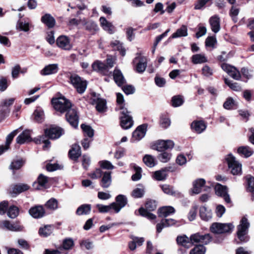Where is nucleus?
Returning <instances> with one entry per match:
<instances>
[{"label":"nucleus","instance_id":"393cba45","mask_svg":"<svg viewBox=\"0 0 254 254\" xmlns=\"http://www.w3.org/2000/svg\"><path fill=\"white\" fill-rule=\"evenodd\" d=\"M69 156L72 160H76L81 155V148L79 145L74 144L68 153Z\"/></svg>","mask_w":254,"mask_h":254},{"label":"nucleus","instance_id":"5701e85b","mask_svg":"<svg viewBox=\"0 0 254 254\" xmlns=\"http://www.w3.org/2000/svg\"><path fill=\"white\" fill-rule=\"evenodd\" d=\"M58 70V65L57 64H50L46 65L42 70H41V75L45 76L56 73Z\"/></svg>","mask_w":254,"mask_h":254},{"label":"nucleus","instance_id":"cd10ccee","mask_svg":"<svg viewBox=\"0 0 254 254\" xmlns=\"http://www.w3.org/2000/svg\"><path fill=\"white\" fill-rule=\"evenodd\" d=\"M101 26L105 30L108 32L110 34L114 33V27L112 24L108 21L107 19L104 17H101L99 19Z\"/></svg>","mask_w":254,"mask_h":254},{"label":"nucleus","instance_id":"9d476101","mask_svg":"<svg viewBox=\"0 0 254 254\" xmlns=\"http://www.w3.org/2000/svg\"><path fill=\"white\" fill-rule=\"evenodd\" d=\"M221 66L223 70L233 78L237 80L240 79L241 77V73L235 67L226 63L222 64Z\"/></svg>","mask_w":254,"mask_h":254},{"label":"nucleus","instance_id":"6e6552de","mask_svg":"<svg viewBox=\"0 0 254 254\" xmlns=\"http://www.w3.org/2000/svg\"><path fill=\"white\" fill-rule=\"evenodd\" d=\"M212 238L209 234L201 235L199 233L193 234L190 236L192 245L194 243H201L207 245L211 241Z\"/></svg>","mask_w":254,"mask_h":254},{"label":"nucleus","instance_id":"c03bdc74","mask_svg":"<svg viewBox=\"0 0 254 254\" xmlns=\"http://www.w3.org/2000/svg\"><path fill=\"white\" fill-rule=\"evenodd\" d=\"M25 160L21 159L13 161L10 166L9 169L13 171L20 169L24 164Z\"/></svg>","mask_w":254,"mask_h":254},{"label":"nucleus","instance_id":"69168bd1","mask_svg":"<svg viewBox=\"0 0 254 254\" xmlns=\"http://www.w3.org/2000/svg\"><path fill=\"white\" fill-rule=\"evenodd\" d=\"M171 157V154L167 152H164L161 153L159 156L158 159L162 162L166 163L170 160Z\"/></svg>","mask_w":254,"mask_h":254},{"label":"nucleus","instance_id":"a19ab883","mask_svg":"<svg viewBox=\"0 0 254 254\" xmlns=\"http://www.w3.org/2000/svg\"><path fill=\"white\" fill-rule=\"evenodd\" d=\"M85 29L92 34H94L99 30V28L94 22L89 21L85 23Z\"/></svg>","mask_w":254,"mask_h":254},{"label":"nucleus","instance_id":"20e7f679","mask_svg":"<svg viewBox=\"0 0 254 254\" xmlns=\"http://www.w3.org/2000/svg\"><path fill=\"white\" fill-rule=\"evenodd\" d=\"M156 208V204L155 201L149 200L145 204V208L141 207L139 209V214L143 217L150 220H154L156 218V216L149 211L154 210Z\"/></svg>","mask_w":254,"mask_h":254},{"label":"nucleus","instance_id":"dca6fc26","mask_svg":"<svg viewBox=\"0 0 254 254\" xmlns=\"http://www.w3.org/2000/svg\"><path fill=\"white\" fill-rule=\"evenodd\" d=\"M29 213L34 218H40L45 215V211L43 206L36 205L29 210Z\"/></svg>","mask_w":254,"mask_h":254},{"label":"nucleus","instance_id":"58836bf2","mask_svg":"<svg viewBox=\"0 0 254 254\" xmlns=\"http://www.w3.org/2000/svg\"><path fill=\"white\" fill-rule=\"evenodd\" d=\"M47 138V136L45 135H41L35 138L34 140L37 144L44 143L43 149L46 150L50 147V142Z\"/></svg>","mask_w":254,"mask_h":254},{"label":"nucleus","instance_id":"5fc2aeb1","mask_svg":"<svg viewBox=\"0 0 254 254\" xmlns=\"http://www.w3.org/2000/svg\"><path fill=\"white\" fill-rule=\"evenodd\" d=\"M96 207L101 213L109 212L112 209L114 210V206L112 203L109 205H104L103 204H98L96 205Z\"/></svg>","mask_w":254,"mask_h":254},{"label":"nucleus","instance_id":"e2e57ef3","mask_svg":"<svg viewBox=\"0 0 254 254\" xmlns=\"http://www.w3.org/2000/svg\"><path fill=\"white\" fill-rule=\"evenodd\" d=\"M100 167L104 169L112 170L114 168V166L109 161L103 160L99 162Z\"/></svg>","mask_w":254,"mask_h":254},{"label":"nucleus","instance_id":"a18cd8bd","mask_svg":"<svg viewBox=\"0 0 254 254\" xmlns=\"http://www.w3.org/2000/svg\"><path fill=\"white\" fill-rule=\"evenodd\" d=\"M246 179L247 190L249 192H253L254 191V177L249 175L246 177Z\"/></svg>","mask_w":254,"mask_h":254},{"label":"nucleus","instance_id":"9b49d317","mask_svg":"<svg viewBox=\"0 0 254 254\" xmlns=\"http://www.w3.org/2000/svg\"><path fill=\"white\" fill-rule=\"evenodd\" d=\"M215 190L216 194L223 197L226 202L228 203L231 202V199L229 195L228 194L227 188L226 186H222L220 184H217L215 186Z\"/></svg>","mask_w":254,"mask_h":254},{"label":"nucleus","instance_id":"aec40b11","mask_svg":"<svg viewBox=\"0 0 254 254\" xmlns=\"http://www.w3.org/2000/svg\"><path fill=\"white\" fill-rule=\"evenodd\" d=\"M209 24L211 26L212 31L216 33L220 29V18L217 15H214L211 17L209 20Z\"/></svg>","mask_w":254,"mask_h":254},{"label":"nucleus","instance_id":"1a4fd4ad","mask_svg":"<svg viewBox=\"0 0 254 254\" xmlns=\"http://www.w3.org/2000/svg\"><path fill=\"white\" fill-rule=\"evenodd\" d=\"M51 104L54 109L60 114L64 113V96L58 93L51 100Z\"/></svg>","mask_w":254,"mask_h":254},{"label":"nucleus","instance_id":"f704fd0d","mask_svg":"<svg viewBox=\"0 0 254 254\" xmlns=\"http://www.w3.org/2000/svg\"><path fill=\"white\" fill-rule=\"evenodd\" d=\"M188 35L187 27L183 25L180 28L178 29L176 32L174 33L172 36V38H177L181 37H186Z\"/></svg>","mask_w":254,"mask_h":254},{"label":"nucleus","instance_id":"a211bd4d","mask_svg":"<svg viewBox=\"0 0 254 254\" xmlns=\"http://www.w3.org/2000/svg\"><path fill=\"white\" fill-rule=\"evenodd\" d=\"M92 66L94 70L104 75H109L111 73L108 71L107 66H106V64L99 61L95 62L92 64Z\"/></svg>","mask_w":254,"mask_h":254},{"label":"nucleus","instance_id":"2eb2a0df","mask_svg":"<svg viewBox=\"0 0 254 254\" xmlns=\"http://www.w3.org/2000/svg\"><path fill=\"white\" fill-rule=\"evenodd\" d=\"M62 129L57 127H52L45 130V135L51 139L59 138L62 135Z\"/></svg>","mask_w":254,"mask_h":254},{"label":"nucleus","instance_id":"6ab92c4d","mask_svg":"<svg viewBox=\"0 0 254 254\" xmlns=\"http://www.w3.org/2000/svg\"><path fill=\"white\" fill-rule=\"evenodd\" d=\"M29 188L30 187L27 184H18L13 186L10 193L12 196H15L18 194L28 190Z\"/></svg>","mask_w":254,"mask_h":254},{"label":"nucleus","instance_id":"680f3d73","mask_svg":"<svg viewBox=\"0 0 254 254\" xmlns=\"http://www.w3.org/2000/svg\"><path fill=\"white\" fill-rule=\"evenodd\" d=\"M61 169V165L57 163L54 164L48 163L46 165V169L49 172H53Z\"/></svg>","mask_w":254,"mask_h":254},{"label":"nucleus","instance_id":"774afa93","mask_svg":"<svg viewBox=\"0 0 254 254\" xmlns=\"http://www.w3.org/2000/svg\"><path fill=\"white\" fill-rule=\"evenodd\" d=\"M48 179L47 177L43 175V174H40L38 178V182L39 185L41 187H45L48 181Z\"/></svg>","mask_w":254,"mask_h":254},{"label":"nucleus","instance_id":"603ef678","mask_svg":"<svg viewBox=\"0 0 254 254\" xmlns=\"http://www.w3.org/2000/svg\"><path fill=\"white\" fill-rule=\"evenodd\" d=\"M7 215L11 218H15L19 214V209L17 207L11 206L7 210Z\"/></svg>","mask_w":254,"mask_h":254},{"label":"nucleus","instance_id":"c756f323","mask_svg":"<svg viewBox=\"0 0 254 254\" xmlns=\"http://www.w3.org/2000/svg\"><path fill=\"white\" fill-rule=\"evenodd\" d=\"M133 125V121L130 116H122L121 117V126L125 129L130 128Z\"/></svg>","mask_w":254,"mask_h":254},{"label":"nucleus","instance_id":"7c9ffc66","mask_svg":"<svg viewBox=\"0 0 254 254\" xmlns=\"http://www.w3.org/2000/svg\"><path fill=\"white\" fill-rule=\"evenodd\" d=\"M112 182L111 173L105 172L103 174L100 183L101 186L103 188H108L110 187Z\"/></svg>","mask_w":254,"mask_h":254},{"label":"nucleus","instance_id":"412c9836","mask_svg":"<svg viewBox=\"0 0 254 254\" xmlns=\"http://www.w3.org/2000/svg\"><path fill=\"white\" fill-rule=\"evenodd\" d=\"M16 142L22 144L26 142H29L31 140V133L29 130H25L20 133L16 138Z\"/></svg>","mask_w":254,"mask_h":254},{"label":"nucleus","instance_id":"ea45409f","mask_svg":"<svg viewBox=\"0 0 254 254\" xmlns=\"http://www.w3.org/2000/svg\"><path fill=\"white\" fill-rule=\"evenodd\" d=\"M111 46L115 50H118L120 52L122 56L126 55V50L123 47L122 44L119 41L115 40L111 43Z\"/></svg>","mask_w":254,"mask_h":254},{"label":"nucleus","instance_id":"473e14b6","mask_svg":"<svg viewBox=\"0 0 254 254\" xmlns=\"http://www.w3.org/2000/svg\"><path fill=\"white\" fill-rule=\"evenodd\" d=\"M175 212V209L172 206H164L158 210L159 217H166Z\"/></svg>","mask_w":254,"mask_h":254},{"label":"nucleus","instance_id":"39448f33","mask_svg":"<svg viewBox=\"0 0 254 254\" xmlns=\"http://www.w3.org/2000/svg\"><path fill=\"white\" fill-rule=\"evenodd\" d=\"M69 82L79 94L83 93L87 88L86 81L82 80L77 75H71L69 77Z\"/></svg>","mask_w":254,"mask_h":254},{"label":"nucleus","instance_id":"f3484780","mask_svg":"<svg viewBox=\"0 0 254 254\" xmlns=\"http://www.w3.org/2000/svg\"><path fill=\"white\" fill-rule=\"evenodd\" d=\"M147 130V125L143 124L138 126L132 133V138L139 141L145 136Z\"/></svg>","mask_w":254,"mask_h":254},{"label":"nucleus","instance_id":"2f4dec72","mask_svg":"<svg viewBox=\"0 0 254 254\" xmlns=\"http://www.w3.org/2000/svg\"><path fill=\"white\" fill-rule=\"evenodd\" d=\"M191 127L195 132L200 133L206 128V125L202 121H194L191 123Z\"/></svg>","mask_w":254,"mask_h":254},{"label":"nucleus","instance_id":"6e6d98bb","mask_svg":"<svg viewBox=\"0 0 254 254\" xmlns=\"http://www.w3.org/2000/svg\"><path fill=\"white\" fill-rule=\"evenodd\" d=\"M45 207L50 210H55L58 208V201L55 198H51L46 202Z\"/></svg>","mask_w":254,"mask_h":254},{"label":"nucleus","instance_id":"c85d7f7f","mask_svg":"<svg viewBox=\"0 0 254 254\" xmlns=\"http://www.w3.org/2000/svg\"><path fill=\"white\" fill-rule=\"evenodd\" d=\"M205 181L203 179L195 180L193 183V188L191 191L193 194H198L200 192L201 188L204 186Z\"/></svg>","mask_w":254,"mask_h":254},{"label":"nucleus","instance_id":"13d9d810","mask_svg":"<svg viewBox=\"0 0 254 254\" xmlns=\"http://www.w3.org/2000/svg\"><path fill=\"white\" fill-rule=\"evenodd\" d=\"M239 8L237 6L234 5L232 6L230 10V15L235 22H236L238 21L237 16L239 14Z\"/></svg>","mask_w":254,"mask_h":254},{"label":"nucleus","instance_id":"4be33fe9","mask_svg":"<svg viewBox=\"0 0 254 254\" xmlns=\"http://www.w3.org/2000/svg\"><path fill=\"white\" fill-rule=\"evenodd\" d=\"M176 241L178 245L186 248H189L192 246L190 237L189 238L185 235L178 236Z\"/></svg>","mask_w":254,"mask_h":254},{"label":"nucleus","instance_id":"bb28decb","mask_svg":"<svg viewBox=\"0 0 254 254\" xmlns=\"http://www.w3.org/2000/svg\"><path fill=\"white\" fill-rule=\"evenodd\" d=\"M113 76L115 82L118 86H121L125 83V79L122 72L117 68L114 71Z\"/></svg>","mask_w":254,"mask_h":254},{"label":"nucleus","instance_id":"4468645a","mask_svg":"<svg viewBox=\"0 0 254 254\" xmlns=\"http://www.w3.org/2000/svg\"><path fill=\"white\" fill-rule=\"evenodd\" d=\"M174 146V143L171 140H158L154 145V148L158 151H163L164 150L172 149Z\"/></svg>","mask_w":254,"mask_h":254},{"label":"nucleus","instance_id":"79ce46f5","mask_svg":"<svg viewBox=\"0 0 254 254\" xmlns=\"http://www.w3.org/2000/svg\"><path fill=\"white\" fill-rule=\"evenodd\" d=\"M238 152L240 154L243 155L245 157H249L253 154L254 151L249 147L242 146L238 149Z\"/></svg>","mask_w":254,"mask_h":254},{"label":"nucleus","instance_id":"e433bc0d","mask_svg":"<svg viewBox=\"0 0 254 254\" xmlns=\"http://www.w3.org/2000/svg\"><path fill=\"white\" fill-rule=\"evenodd\" d=\"M91 209L90 204H82L77 208L76 213L78 215H87L90 212Z\"/></svg>","mask_w":254,"mask_h":254},{"label":"nucleus","instance_id":"f257e3e1","mask_svg":"<svg viewBox=\"0 0 254 254\" xmlns=\"http://www.w3.org/2000/svg\"><path fill=\"white\" fill-rule=\"evenodd\" d=\"M64 112H66V119L70 125L73 128H77L79 118L76 108L69 100L65 98H64Z\"/></svg>","mask_w":254,"mask_h":254},{"label":"nucleus","instance_id":"3c124183","mask_svg":"<svg viewBox=\"0 0 254 254\" xmlns=\"http://www.w3.org/2000/svg\"><path fill=\"white\" fill-rule=\"evenodd\" d=\"M81 128L82 129L85 135L89 137H92L94 135V130L90 126L85 124H82Z\"/></svg>","mask_w":254,"mask_h":254},{"label":"nucleus","instance_id":"0e129e2a","mask_svg":"<svg viewBox=\"0 0 254 254\" xmlns=\"http://www.w3.org/2000/svg\"><path fill=\"white\" fill-rule=\"evenodd\" d=\"M217 41L215 37L210 36L208 37L205 42V46L206 47L214 48Z\"/></svg>","mask_w":254,"mask_h":254},{"label":"nucleus","instance_id":"0eeeda50","mask_svg":"<svg viewBox=\"0 0 254 254\" xmlns=\"http://www.w3.org/2000/svg\"><path fill=\"white\" fill-rule=\"evenodd\" d=\"M91 103L95 106L96 110L99 112H104L107 110L106 101L100 98L99 95H97L95 93L92 94Z\"/></svg>","mask_w":254,"mask_h":254},{"label":"nucleus","instance_id":"b1692460","mask_svg":"<svg viewBox=\"0 0 254 254\" xmlns=\"http://www.w3.org/2000/svg\"><path fill=\"white\" fill-rule=\"evenodd\" d=\"M41 21L49 28H53L56 24L55 18L49 13L45 14L41 17Z\"/></svg>","mask_w":254,"mask_h":254},{"label":"nucleus","instance_id":"ddd939ff","mask_svg":"<svg viewBox=\"0 0 254 254\" xmlns=\"http://www.w3.org/2000/svg\"><path fill=\"white\" fill-rule=\"evenodd\" d=\"M116 202H113L112 204L114 206V210L115 212L118 213L127 204V200L126 196L120 194L116 197Z\"/></svg>","mask_w":254,"mask_h":254},{"label":"nucleus","instance_id":"8fccbe9b","mask_svg":"<svg viewBox=\"0 0 254 254\" xmlns=\"http://www.w3.org/2000/svg\"><path fill=\"white\" fill-rule=\"evenodd\" d=\"M35 120L41 123L44 119V113L43 110L41 108L36 109L34 113Z\"/></svg>","mask_w":254,"mask_h":254},{"label":"nucleus","instance_id":"423d86ee","mask_svg":"<svg viewBox=\"0 0 254 254\" xmlns=\"http://www.w3.org/2000/svg\"><path fill=\"white\" fill-rule=\"evenodd\" d=\"M250 224L247 219L244 217L240 221V224L238 226L237 236L241 242H246L248 240L246 235L247 233L248 229Z\"/></svg>","mask_w":254,"mask_h":254},{"label":"nucleus","instance_id":"052dcab7","mask_svg":"<svg viewBox=\"0 0 254 254\" xmlns=\"http://www.w3.org/2000/svg\"><path fill=\"white\" fill-rule=\"evenodd\" d=\"M161 188L163 192L167 194L171 195H176V191L173 190L172 187L168 185H163L161 186Z\"/></svg>","mask_w":254,"mask_h":254},{"label":"nucleus","instance_id":"37998d69","mask_svg":"<svg viewBox=\"0 0 254 254\" xmlns=\"http://www.w3.org/2000/svg\"><path fill=\"white\" fill-rule=\"evenodd\" d=\"M167 174L166 169L157 171L153 174V178L157 181H161L166 179Z\"/></svg>","mask_w":254,"mask_h":254},{"label":"nucleus","instance_id":"f03ea898","mask_svg":"<svg viewBox=\"0 0 254 254\" xmlns=\"http://www.w3.org/2000/svg\"><path fill=\"white\" fill-rule=\"evenodd\" d=\"M234 226L231 223H213L210 227L211 232L214 234L228 233L232 232Z\"/></svg>","mask_w":254,"mask_h":254},{"label":"nucleus","instance_id":"338daca9","mask_svg":"<svg viewBox=\"0 0 254 254\" xmlns=\"http://www.w3.org/2000/svg\"><path fill=\"white\" fill-rule=\"evenodd\" d=\"M17 27L21 31L27 32L29 30V23L23 22L22 21H18L17 22Z\"/></svg>","mask_w":254,"mask_h":254},{"label":"nucleus","instance_id":"de8ad7c7","mask_svg":"<svg viewBox=\"0 0 254 254\" xmlns=\"http://www.w3.org/2000/svg\"><path fill=\"white\" fill-rule=\"evenodd\" d=\"M224 81L226 84L234 91H240L242 90L241 86L238 83L233 82L232 81L227 78L224 79Z\"/></svg>","mask_w":254,"mask_h":254},{"label":"nucleus","instance_id":"a878e982","mask_svg":"<svg viewBox=\"0 0 254 254\" xmlns=\"http://www.w3.org/2000/svg\"><path fill=\"white\" fill-rule=\"evenodd\" d=\"M138 59V62L136 65V71L138 73L143 72L147 66V60L145 57H140L135 58V60Z\"/></svg>","mask_w":254,"mask_h":254},{"label":"nucleus","instance_id":"bf43d9fd","mask_svg":"<svg viewBox=\"0 0 254 254\" xmlns=\"http://www.w3.org/2000/svg\"><path fill=\"white\" fill-rule=\"evenodd\" d=\"M134 169L135 171V173L133 174L131 177V179L133 181H137L140 180L141 178V168L139 167L134 165Z\"/></svg>","mask_w":254,"mask_h":254},{"label":"nucleus","instance_id":"4d7b16f0","mask_svg":"<svg viewBox=\"0 0 254 254\" xmlns=\"http://www.w3.org/2000/svg\"><path fill=\"white\" fill-rule=\"evenodd\" d=\"M206 249L203 245H198L190 251V254H205Z\"/></svg>","mask_w":254,"mask_h":254},{"label":"nucleus","instance_id":"7ed1b4c3","mask_svg":"<svg viewBox=\"0 0 254 254\" xmlns=\"http://www.w3.org/2000/svg\"><path fill=\"white\" fill-rule=\"evenodd\" d=\"M228 168L233 175H241L242 174V164L236 160L232 154H230L226 158Z\"/></svg>","mask_w":254,"mask_h":254},{"label":"nucleus","instance_id":"72a5a7b5","mask_svg":"<svg viewBox=\"0 0 254 254\" xmlns=\"http://www.w3.org/2000/svg\"><path fill=\"white\" fill-rule=\"evenodd\" d=\"M145 190V187L142 185L138 184L137 188L132 190L131 195L134 198H141L143 196Z\"/></svg>","mask_w":254,"mask_h":254},{"label":"nucleus","instance_id":"c9c22d12","mask_svg":"<svg viewBox=\"0 0 254 254\" xmlns=\"http://www.w3.org/2000/svg\"><path fill=\"white\" fill-rule=\"evenodd\" d=\"M199 215L202 219L208 221L212 217V213L205 206H201L199 209Z\"/></svg>","mask_w":254,"mask_h":254},{"label":"nucleus","instance_id":"f8f14e48","mask_svg":"<svg viewBox=\"0 0 254 254\" xmlns=\"http://www.w3.org/2000/svg\"><path fill=\"white\" fill-rule=\"evenodd\" d=\"M0 228L11 231H21L24 228L23 226L17 223H11L7 220L0 222Z\"/></svg>","mask_w":254,"mask_h":254},{"label":"nucleus","instance_id":"4c0bfd02","mask_svg":"<svg viewBox=\"0 0 254 254\" xmlns=\"http://www.w3.org/2000/svg\"><path fill=\"white\" fill-rule=\"evenodd\" d=\"M191 61L194 64H201L206 63L207 59L204 54H195L192 56Z\"/></svg>","mask_w":254,"mask_h":254},{"label":"nucleus","instance_id":"09e8293b","mask_svg":"<svg viewBox=\"0 0 254 254\" xmlns=\"http://www.w3.org/2000/svg\"><path fill=\"white\" fill-rule=\"evenodd\" d=\"M143 162L149 167H153L155 165V158L150 155H146L143 158Z\"/></svg>","mask_w":254,"mask_h":254},{"label":"nucleus","instance_id":"864d4df0","mask_svg":"<svg viewBox=\"0 0 254 254\" xmlns=\"http://www.w3.org/2000/svg\"><path fill=\"white\" fill-rule=\"evenodd\" d=\"M172 105L174 107L181 106L184 103V100L181 95L174 96L172 98Z\"/></svg>","mask_w":254,"mask_h":254},{"label":"nucleus","instance_id":"49530a36","mask_svg":"<svg viewBox=\"0 0 254 254\" xmlns=\"http://www.w3.org/2000/svg\"><path fill=\"white\" fill-rule=\"evenodd\" d=\"M52 233V227L50 225H46L43 227H41L39 230V234L41 236L47 237Z\"/></svg>","mask_w":254,"mask_h":254}]
</instances>
